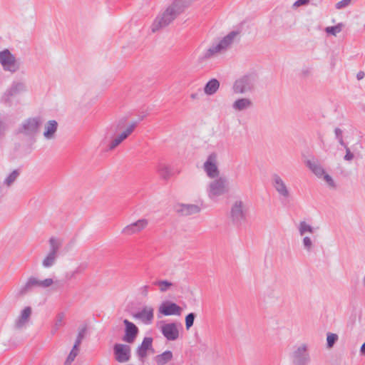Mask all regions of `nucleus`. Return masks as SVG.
<instances>
[{"label":"nucleus","instance_id":"1","mask_svg":"<svg viewBox=\"0 0 365 365\" xmlns=\"http://www.w3.org/2000/svg\"><path fill=\"white\" fill-rule=\"evenodd\" d=\"M189 6V0H175L163 14L155 18L152 25L153 32L168 26Z\"/></svg>","mask_w":365,"mask_h":365},{"label":"nucleus","instance_id":"2","mask_svg":"<svg viewBox=\"0 0 365 365\" xmlns=\"http://www.w3.org/2000/svg\"><path fill=\"white\" fill-rule=\"evenodd\" d=\"M239 31H232L225 36L217 43H213L198 58V61L202 63L210 58H213L219 53L226 51L233 43L235 38L239 36Z\"/></svg>","mask_w":365,"mask_h":365},{"label":"nucleus","instance_id":"3","mask_svg":"<svg viewBox=\"0 0 365 365\" xmlns=\"http://www.w3.org/2000/svg\"><path fill=\"white\" fill-rule=\"evenodd\" d=\"M137 122H133L123 133L114 136L112 128L108 129L104 138L101 143V146L104 152H110L116 148L124 140H125L135 130Z\"/></svg>","mask_w":365,"mask_h":365},{"label":"nucleus","instance_id":"4","mask_svg":"<svg viewBox=\"0 0 365 365\" xmlns=\"http://www.w3.org/2000/svg\"><path fill=\"white\" fill-rule=\"evenodd\" d=\"M257 78L254 74H246L237 78L233 83L232 91L235 94L252 93L255 88Z\"/></svg>","mask_w":365,"mask_h":365},{"label":"nucleus","instance_id":"5","mask_svg":"<svg viewBox=\"0 0 365 365\" xmlns=\"http://www.w3.org/2000/svg\"><path fill=\"white\" fill-rule=\"evenodd\" d=\"M294 365H307L310 361V357L306 344L295 346L290 355Z\"/></svg>","mask_w":365,"mask_h":365},{"label":"nucleus","instance_id":"6","mask_svg":"<svg viewBox=\"0 0 365 365\" xmlns=\"http://www.w3.org/2000/svg\"><path fill=\"white\" fill-rule=\"evenodd\" d=\"M0 63L5 71L11 73H14L19 69V63L8 49L0 52Z\"/></svg>","mask_w":365,"mask_h":365},{"label":"nucleus","instance_id":"7","mask_svg":"<svg viewBox=\"0 0 365 365\" xmlns=\"http://www.w3.org/2000/svg\"><path fill=\"white\" fill-rule=\"evenodd\" d=\"M41 123L42 120L40 117L29 118L21 124L19 133L29 136L34 135L38 131Z\"/></svg>","mask_w":365,"mask_h":365},{"label":"nucleus","instance_id":"8","mask_svg":"<svg viewBox=\"0 0 365 365\" xmlns=\"http://www.w3.org/2000/svg\"><path fill=\"white\" fill-rule=\"evenodd\" d=\"M227 181L225 178H220L212 181L208 187L207 193L210 198L220 196L228 192Z\"/></svg>","mask_w":365,"mask_h":365},{"label":"nucleus","instance_id":"9","mask_svg":"<svg viewBox=\"0 0 365 365\" xmlns=\"http://www.w3.org/2000/svg\"><path fill=\"white\" fill-rule=\"evenodd\" d=\"M247 209L241 200L235 201L231 207L230 217L235 225H241L246 219Z\"/></svg>","mask_w":365,"mask_h":365},{"label":"nucleus","instance_id":"10","mask_svg":"<svg viewBox=\"0 0 365 365\" xmlns=\"http://www.w3.org/2000/svg\"><path fill=\"white\" fill-rule=\"evenodd\" d=\"M26 91V86L23 81H14L10 87L5 91L2 101L8 106L11 105V98Z\"/></svg>","mask_w":365,"mask_h":365},{"label":"nucleus","instance_id":"11","mask_svg":"<svg viewBox=\"0 0 365 365\" xmlns=\"http://www.w3.org/2000/svg\"><path fill=\"white\" fill-rule=\"evenodd\" d=\"M123 323L125 326V334L123 336V341L129 344H132L135 341L138 335L139 329L134 323L130 322L128 319H124Z\"/></svg>","mask_w":365,"mask_h":365},{"label":"nucleus","instance_id":"12","mask_svg":"<svg viewBox=\"0 0 365 365\" xmlns=\"http://www.w3.org/2000/svg\"><path fill=\"white\" fill-rule=\"evenodd\" d=\"M130 346L127 344H115L113 346L115 359L120 363L127 362L130 360Z\"/></svg>","mask_w":365,"mask_h":365},{"label":"nucleus","instance_id":"13","mask_svg":"<svg viewBox=\"0 0 365 365\" xmlns=\"http://www.w3.org/2000/svg\"><path fill=\"white\" fill-rule=\"evenodd\" d=\"M182 311V309L179 305L169 300L163 302L158 308V312L164 316H180Z\"/></svg>","mask_w":365,"mask_h":365},{"label":"nucleus","instance_id":"14","mask_svg":"<svg viewBox=\"0 0 365 365\" xmlns=\"http://www.w3.org/2000/svg\"><path fill=\"white\" fill-rule=\"evenodd\" d=\"M148 225V220L145 218L140 219L135 222H133L125 226L121 231V233L125 235H133L140 232L145 229Z\"/></svg>","mask_w":365,"mask_h":365},{"label":"nucleus","instance_id":"15","mask_svg":"<svg viewBox=\"0 0 365 365\" xmlns=\"http://www.w3.org/2000/svg\"><path fill=\"white\" fill-rule=\"evenodd\" d=\"M153 338L150 336L145 337L140 346L136 349V354L138 359L141 362L145 361V359L148 356V351H154L153 348Z\"/></svg>","mask_w":365,"mask_h":365},{"label":"nucleus","instance_id":"16","mask_svg":"<svg viewBox=\"0 0 365 365\" xmlns=\"http://www.w3.org/2000/svg\"><path fill=\"white\" fill-rule=\"evenodd\" d=\"M133 317L145 324H150L154 318V309L152 307L145 306L140 311L133 314Z\"/></svg>","mask_w":365,"mask_h":365},{"label":"nucleus","instance_id":"17","mask_svg":"<svg viewBox=\"0 0 365 365\" xmlns=\"http://www.w3.org/2000/svg\"><path fill=\"white\" fill-rule=\"evenodd\" d=\"M163 335L169 341H175L179 337V330L175 322L165 324L160 328Z\"/></svg>","mask_w":365,"mask_h":365},{"label":"nucleus","instance_id":"18","mask_svg":"<svg viewBox=\"0 0 365 365\" xmlns=\"http://www.w3.org/2000/svg\"><path fill=\"white\" fill-rule=\"evenodd\" d=\"M36 287H39L38 279L35 277H30L26 282L19 289L17 294L19 297H24L31 292Z\"/></svg>","mask_w":365,"mask_h":365},{"label":"nucleus","instance_id":"19","mask_svg":"<svg viewBox=\"0 0 365 365\" xmlns=\"http://www.w3.org/2000/svg\"><path fill=\"white\" fill-rule=\"evenodd\" d=\"M32 313L31 307H26L20 313L18 319H16L14 327L16 329H21L29 322Z\"/></svg>","mask_w":365,"mask_h":365},{"label":"nucleus","instance_id":"20","mask_svg":"<svg viewBox=\"0 0 365 365\" xmlns=\"http://www.w3.org/2000/svg\"><path fill=\"white\" fill-rule=\"evenodd\" d=\"M273 186L277 192L284 197L289 196V192L282 180V179L277 174L272 175Z\"/></svg>","mask_w":365,"mask_h":365},{"label":"nucleus","instance_id":"21","mask_svg":"<svg viewBox=\"0 0 365 365\" xmlns=\"http://www.w3.org/2000/svg\"><path fill=\"white\" fill-rule=\"evenodd\" d=\"M175 210L181 215H190L200 212V207L192 204H179L175 206Z\"/></svg>","mask_w":365,"mask_h":365},{"label":"nucleus","instance_id":"22","mask_svg":"<svg viewBox=\"0 0 365 365\" xmlns=\"http://www.w3.org/2000/svg\"><path fill=\"white\" fill-rule=\"evenodd\" d=\"M158 171L160 176L164 180L169 179L174 174L179 172L177 169L170 166L165 163H160L158 164Z\"/></svg>","mask_w":365,"mask_h":365},{"label":"nucleus","instance_id":"23","mask_svg":"<svg viewBox=\"0 0 365 365\" xmlns=\"http://www.w3.org/2000/svg\"><path fill=\"white\" fill-rule=\"evenodd\" d=\"M253 106L252 100L247 98H242L236 100L232 103V108L237 111L247 110Z\"/></svg>","mask_w":365,"mask_h":365},{"label":"nucleus","instance_id":"24","mask_svg":"<svg viewBox=\"0 0 365 365\" xmlns=\"http://www.w3.org/2000/svg\"><path fill=\"white\" fill-rule=\"evenodd\" d=\"M203 168L207 176L210 178H217L220 174L217 165L215 163V161H205L203 165Z\"/></svg>","mask_w":365,"mask_h":365},{"label":"nucleus","instance_id":"25","mask_svg":"<svg viewBox=\"0 0 365 365\" xmlns=\"http://www.w3.org/2000/svg\"><path fill=\"white\" fill-rule=\"evenodd\" d=\"M58 123L54 120H49L45 126V131L43 136L46 139H51L54 137V134L56 132Z\"/></svg>","mask_w":365,"mask_h":365},{"label":"nucleus","instance_id":"26","mask_svg":"<svg viewBox=\"0 0 365 365\" xmlns=\"http://www.w3.org/2000/svg\"><path fill=\"white\" fill-rule=\"evenodd\" d=\"M307 166L317 175L322 178L326 173L319 161H307Z\"/></svg>","mask_w":365,"mask_h":365},{"label":"nucleus","instance_id":"27","mask_svg":"<svg viewBox=\"0 0 365 365\" xmlns=\"http://www.w3.org/2000/svg\"><path fill=\"white\" fill-rule=\"evenodd\" d=\"M220 88V82L216 78H212L210 81H209L205 88H204V92L207 95H213L217 92V91Z\"/></svg>","mask_w":365,"mask_h":365},{"label":"nucleus","instance_id":"28","mask_svg":"<svg viewBox=\"0 0 365 365\" xmlns=\"http://www.w3.org/2000/svg\"><path fill=\"white\" fill-rule=\"evenodd\" d=\"M48 242L50 246L48 252L58 255V251L62 246V240L55 237H51L49 239Z\"/></svg>","mask_w":365,"mask_h":365},{"label":"nucleus","instance_id":"29","mask_svg":"<svg viewBox=\"0 0 365 365\" xmlns=\"http://www.w3.org/2000/svg\"><path fill=\"white\" fill-rule=\"evenodd\" d=\"M173 356L171 351H165L163 353L157 355L155 357V361L158 365H165L172 360Z\"/></svg>","mask_w":365,"mask_h":365},{"label":"nucleus","instance_id":"30","mask_svg":"<svg viewBox=\"0 0 365 365\" xmlns=\"http://www.w3.org/2000/svg\"><path fill=\"white\" fill-rule=\"evenodd\" d=\"M20 175V170H13L4 180V185L7 188L10 187Z\"/></svg>","mask_w":365,"mask_h":365},{"label":"nucleus","instance_id":"31","mask_svg":"<svg viewBox=\"0 0 365 365\" xmlns=\"http://www.w3.org/2000/svg\"><path fill=\"white\" fill-rule=\"evenodd\" d=\"M58 255L48 252L42 261L43 267L49 268L54 265L56 262Z\"/></svg>","mask_w":365,"mask_h":365},{"label":"nucleus","instance_id":"32","mask_svg":"<svg viewBox=\"0 0 365 365\" xmlns=\"http://www.w3.org/2000/svg\"><path fill=\"white\" fill-rule=\"evenodd\" d=\"M86 264H80L75 270L66 272L65 275L66 279L68 280L74 279L76 274H81L86 269Z\"/></svg>","mask_w":365,"mask_h":365},{"label":"nucleus","instance_id":"33","mask_svg":"<svg viewBox=\"0 0 365 365\" xmlns=\"http://www.w3.org/2000/svg\"><path fill=\"white\" fill-rule=\"evenodd\" d=\"M65 314L63 312L58 313L56 316L55 323L51 329V334L54 335L59 328L63 325Z\"/></svg>","mask_w":365,"mask_h":365},{"label":"nucleus","instance_id":"34","mask_svg":"<svg viewBox=\"0 0 365 365\" xmlns=\"http://www.w3.org/2000/svg\"><path fill=\"white\" fill-rule=\"evenodd\" d=\"M78 352L79 347L73 345L71 351H70L67 359L64 362V365H71V363L75 360L76 357L78 356Z\"/></svg>","mask_w":365,"mask_h":365},{"label":"nucleus","instance_id":"35","mask_svg":"<svg viewBox=\"0 0 365 365\" xmlns=\"http://www.w3.org/2000/svg\"><path fill=\"white\" fill-rule=\"evenodd\" d=\"M153 284L159 287L161 292H165L173 286V283L168 280L156 281Z\"/></svg>","mask_w":365,"mask_h":365},{"label":"nucleus","instance_id":"36","mask_svg":"<svg viewBox=\"0 0 365 365\" xmlns=\"http://www.w3.org/2000/svg\"><path fill=\"white\" fill-rule=\"evenodd\" d=\"M299 232L300 235H304L306 232H314V227L308 225L306 222L302 221L299 225Z\"/></svg>","mask_w":365,"mask_h":365},{"label":"nucleus","instance_id":"37","mask_svg":"<svg viewBox=\"0 0 365 365\" xmlns=\"http://www.w3.org/2000/svg\"><path fill=\"white\" fill-rule=\"evenodd\" d=\"M86 330H87L86 325L81 327L78 329V333L77 337L76 339L74 346L79 347V346L81 345V344L82 342V340L83 339V338L85 336Z\"/></svg>","mask_w":365,"mask_h":365},{"label":"nucleus","instance_id":"38","mask_svg":"<svg viewBox=\"0 0 365 365\" xmlns=\"http://www.w3.org/2000/svg\"><path fill=\"white\" fill-rule=\"evenodd\" d=\"M344 25L341 23L338 24L334 26H328L325 29V31L327 34H331L333 36H336L337 34L340 33L342 30Z\"/></svg>","mask_w":365,"mask_h":365},{"label":"nucleus","instance_id":"39","mask_svg":"<svg viewBox=\"0 0 365 365\" xmlns=\"http://www.w3.org/2000/svg\"><path fill=\"white\" fill-rule=\"evenodd\" d=\"M338 340V335L336 334L330 333L327 334V346L328 348H331Z\"/></svg>","mask_w":365,"mask_h":365},{"label":"nucleus","instance_id":"40","mask_svg":"<svg viewBox=\"0 0 365 365\" xmlns=\"http://www.w3.org/2000/svg\"><path fill=\"white\" fill-rule=\"evenodd\" d=\"M196 317V314L195 313H190L185 317V327L186 329H190L191 327H192L194 320Z\"/></svg>","mask_w":365,"mask_h":365},{"label":"nucleus","instance_id":"41","mask_svg":"<svg viewBox=\"0 0 365 365\" xmlns=\"http://www.w3.org/2000/svg\"><path fill=\"white\" fill-rule=\"evenodd\" d=\"M322 178H323L324 180L327 183L330 188L336 189V183L329 174L325 173Z\"/></svg>","mask_w":365,"mask_h":365},{"label":"nucleus","instance_id":"42","mask_svg":"<svg viewBox=\"0 0 365 365\" xmlns=\"http://www.w3.org/2000/svg\"><path fill=\"white\" fill-rule=\"evenodd\" d=\"M53 284L51 278H47L43 280L38 279V284L40 288H48Z\"/></svg>","mask_w":365,"mask_h":365},{"label":"nucleus","instance_id":"43","mask_svg":"<svg viewBox=\"0 0 365 365\" xmlns=\"http://www.w3.org/2000/svg\"><path fill=\"white\" fill-rule=\"evenodd\" d=\"M360 158L358 153H356L354 151H351L349 148L346 147V155L344 156V160H352L353 158Z\"/></svg>","mask_w":365,"mask_h":365},{"label":"nucleus","instance_id":"44","mask_svg":"<svg viewBox=\"0 0 365 365\" xmlns=\"http://www.w3.org/2000/svg\"><path fill=\"white\" fill-rule=\"evenodd\" d=\"M303 245H304V249L308 252H310L312 250L313 244H312V240L310 239V237H304Z\"/></svg>","mask_w":365,"mask_h":365},{"label":"nucleus","instance_id":"45","mask_svg":"<svg viewBox=\"0 0 365 365\" xmlns=\"http://www.w3.org/2000/svg\"><path fill=\"white\" fill-rule=\"evenodd\" d=\"M150 288V287L149 285H144V286L140 287L138 289L139 294L141 295L143 297H148Z\"/></svg>","mask_w":365,"mask_h":365},{"label":"nucleus","instance_id":"46","mask_svg":"<svg viewBox=\"0 0 365 365\" xmlns=\"http://www.w3.org/2000/svg\"><path fill=\"white\" fill-rule=\"evenodd\" d=\"M351 2V0H341L336 3V9H342L345 7H347Z\"/></svg>","mask_w":365,"mask_h":365},{"label":"nucleus","instance_id":"47","mask_svg":"<svg viewBox=\"0 0 365 365\" xmlns=\"http://www.w3.org/2000/svg\"><path fill=\"white\" fill-rule=\"evenodd\" d=\"M334 133H335L336 138L338 139L340 144L342 145H344V140L342 138V130L340 128H336L334 130Z\"/></svg>","mask_w":365,"mask_h":365},{"label":"nucleus","instance_id":"48","mask_svg":"<svg viewBox=\"0 0 365 365\" xmlns=\"http://www.w3.org/2000/svg\"><path fill=\"white\" fill-rule=\"evenodd\" d=\"M6 130V126L5 123L3 120H0V137L4 135Z\"/></svg>","mask_w":365,"mask_h":365},{"label":"nucleus","instance_id":"49","mask_svg":"<svg viewBox=\"0 0 365 365\" xmlns=\"http://www.w3.org/2000/svg\"><path fill=\"white\" fill-rule=\"evenodd\" d=\"M7 192L6 187L0 183V198L2 197Z\"/></svg>","mask_w":365,"mask_h":365},{"label":"nucleus","instance_id":"50","mask_svg":"<svg viewBox=\"0 0 365 365\" xmlns=\"http://www.w3.org/2000/svg\"><path fill=\"white\" fill-rule=\"evenodd\" d=\"M218 158V155L213 152L212 153H210L208 157H207V160H216L217 158Z\"/></svg>","mask_w":365,"mask_h":365},{"label":"nucleus","instance_id":"51","mask_svg":"<svg viewBox=\"0 0 365 365\" xmlns=\"http://www.w3.org/2000/svg\"><path fill=\"white\" fill-rule=\"evenodd\" d=\"M308 2H309V0H297L294 3V5H297V6L304 5V4H307Z\"/></svg>","mask_w":365,"mask_h":365},{"label":"nucleus","instance_id":"52","mask_svg":"<svg viewBox=\"0 0 365 365\" xmlns=\"http://www.w3.org/2000/svg\"><path fill=\"white\" fill-rule=\"evenodd\" d=\"M365 74L363 71H359L357 75H356V78L358 80H361L362 78H364Z\"/></svg>","mask_w":365,"mask_h":365},{"label":"nucleus","instance_id":"53","mask_svg":"<svg viewBox=\"0 0 365 365\" xmlns=\"http://www.w3.org/2000/svg\"><path fill=\"white\" fill-rule=\"evenodd\" d=\"M360 351L362 355H365V342L361 346Z\"/></svg>","mask_w":365,"mask_h":365},{"label":"nucleus","instance_id":"54","mask_svg":"<svg viewBox=\"0 0 365 365\" xmlns=\"http://www.w3.org/2000/svg\"><path fill=\"white\" fill-rule=\"evenodd\" d=\"M124 122H125V120H120V121L118 123V125H117V128H119L120 126H121V125H123Z\"/></svg>","mask_w":365,"mask_h":365},{"label":"nucleus","instance_id":"55","mask_svg":"<svg viewBox=\"0 0 365 365\" xmlns=\"http://www.w3.org/2000/svg\"><path fill=\"white\" fill-rule=\"evenodd\" d=\"M191 98H193V99L195 98H196V94H192L191 95Z\"/></svg>","mask_w":365,"mask_h":365},{"label":"nucleus","instance_id":"56","mask_svg":"<svg viewBox=\"0 0 365 365\" xmlns=\"http://www.w3.org/2000/svg\"><path fill=\"white\" fill-rule=\"evenodd\" d=\"M341 173H342V174H347L348 173L346 171H345V170H341Z\"/></svg>","mask_w":365,"mask_h":365}]
</instances>
